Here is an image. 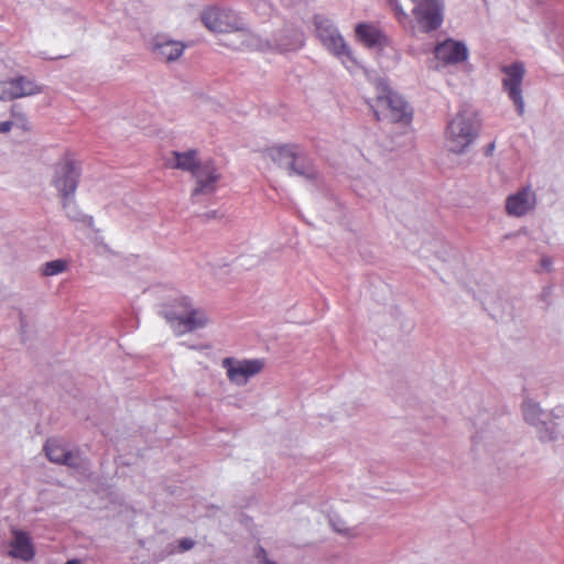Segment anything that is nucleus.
<instances>
[{
	"label": "nucleus",
	"mask_w": 564,
	"mask_h": 564,
	"mask_svg": "<svg viewBox=\"0 0 564 564\" xmlns=\"http://www.w3.org/2000/svg\"><path fill=\"white\" fill-rule=\"evenodd\" d=\"M165 165L170 169L189 172L195 177L196 186L192 192L193 196L214 193L221 178V174L212 161L200 163L195 150L173 151L172 158L166 160Z\"/></svg>",
	"instance_id": "1"
},
{
	"label": "nucleus",
	"mask_w": 564,
	"mask_h": 564,
	"mask_svg": "<svg viewBox=\"0 0 564 564\" xmlns=\"http://www.w3.org/2000/svg\"><path fill=\"white\" fill-rule=\"evenodd\" d=\"M479 130L477 115L468 109L459 110L448 122L445 131L447 149L454 153H463L476 140Z\"/></svg>",
	"instance_id": "2"
},
{
	"label": "nucleus",
	"mask_w": 564,
	"mask_h": 564,
	"mask_svg": "<svg viewBox=\"0 0 564 564\" xmlns=\"http://www.w3.org/2000/svg\"><path fill=\"white\" fill-rule=\"evenodd\" d=\"M164 317L178 335L203 328L208 324L206 313L194 307L186 296L174 300L166 307Z\"/></svg>",
	"instance_id": "3"
},
{
	"label": "nucleus",
	"mask_w": 564,
	"mask_h": 564,
	"mask_svg": "<svg viewBox=\"0 0 564 564\" xmlns=\"http://www.w3.org/2000/svg\"><path fill=\"white\" fill-rule=\"evenodd\" d=\"M82 174L80 163L69 150H65L58 162L54 165L52 185L57 189L63 206H66V200L74 196L79 184Z\"/></svg>",
	"instance_id": "4"
},
{
	"label": "nucleus",
	"mask_w": 564,
	"mask_h": 564,
	"mask_svg": "<svg viewBox=\"0 0 564 564\" xmlns=\"http://www.w3.org/2000/svg\"><path fill=\"white\" fill-rule=\"evenodd\" d=\"M369 106L377 120L405 124L412 120V112L408 104L387 86L380 88V94L372 102H369Z\"/></svg>",
	"instance_id": "5"
},
{
	"label": "nucleus",
	"mask_w": 564,
	"mask_h": 564,
	"mask_svg": "<svg viewBox=\"0 0 564 564\" xmlns=\"http://www.w3.org/2000/svg\"><path fill=\"white\" fill-rule=\"evenodd\" d=\"M267 155L280 166L286 167L290 174L315 177L316 173L305 155L296 145H279L267 150Z\"/></svg>",
	"instance_id": "6"
},
{
	"label": "nucleus",
	"mask_w": 564,
	"mask_h": 564,
	"mask_svg": "<svg viewBox=\"0 0 564 564\" xmlns=\"http://www.w3.org/2000/svg\"><path fill=\"white\" fill-rule=\"evenodd\" d=\"M200 18L205 28L214 33H234L246 30L242 19L228 9L210 7L202 12Z\"/></svg>",
	"instance_id": "7"
},
{
	"label": "nucleus",
	"mask_w": 564,
	"mask_h": 564,
	"mask_svg": "<svg viewBox=\"0 0 564 564\" xmlns=\"http://www.w3.org/2000/svg\"><path fill=\"white\" fill-rule=\"evenodd\" d=\"M501 72L505 74L502 79L503 90L513 101L519 116H522L524 113V101L521 86L525 75L524 65L520 62H516L511 65L502 66Z\"/></svg>",
	"instance_id": "8"
},
{
	"label": "nucleus",
	"mask_w": 564,
	"mask_h": 564,
	"mask_svg": "<svg viewBox=\"0 0 564 564\" xmlns=\"http://www.w3.org/2000/svg\"><path fill=\"white\" fill-rule=\"evenodd\" d=\"M413 15L423 32H431L441 26L443 22V3L441 0L412 1Z\"/></svg>",
	"instance_id": "9"
},
{
	"label": "nucleus",
	"mask_w": 564,
	"mask_h": 564,
	"mask_svg": "<svg viewBox=\"0 0 564 564\" xmlns=\"http://www.w3.org/2000/svg\"><path fill=\"white\" fill-rule=\"evenodd\" d=\"M43 93V87L25 76H17L0 82V100L10 101Z\"/></svg>",
	"instance_id": "10"
},
{
	"label": "nucleus",
	"mask_w": 564,
	"mask_h": 564,
	"mask_svg": "<svg viewBox=\"0 0 564 564\" xmlns=\"http://www.w3.org/2000/svg\"><path fill=\"white\" fill-rule=\"evenodd\" d=\"M221 366L228 379L236 384H245L250 377L263 369V362L259 359L236 360L231 357L223 359Z\"/></svg>",
	"instance_id": "11"
},
{
	"label": "nucleus",
	"mask_w": 564,
	"mask_h": 564,
	"mask_svg": "<svg viewBox=\"0 0 564 564\" xmlns=\"http://www.w3.org/2000/svg\"><path fill=\"white\" fill-rule=\"evenodd\" d=\"M536 204L535 194L530 188H523L506 200V212L513 217H522L531 212Z\"/></svg>",
	"instance_id": "12"
},
{
	"label": "nucleus",
	"mask_w": 564,
	"mask_h": 564,
	"mask_svg": "<svg viewBox=\"0 0 564 564\" xmlns=\"http://www.w3.org/2000/svg\"><path fill=\"white\" fill-rule=\"evenodd\" d=\"M435 57L444 64H457L467 59L468 50L464 43L448 39L435 47Z\"/></svg>",
	"instance_id": "13"
},
{
	"label": "nucleus",
	"mask_w": 564,
	"mask_h": 564,
	"mask_svg": "<svg viewBox=\"0 0 564 564\" xmlns=\"http://www.w3.org/2000/svg\"><path fill=\"white\" fill-rule=\"evenodd\" d=\"M324 46L336 57H338L344 66L349 70L354 72L360 67V63L354 56L350 47L346 44L343 36L338 33L333 39L324 44Z\"/></svg>",
	"instance_id": "14"
},
{
	"label": "nucleus",
	"mask_w": 564,
	"mask_h": 564,
	"mask_svg": "<svg viewBox=\"0 0 564 564\" xmlns=\"http://www.w3.org/2000/svg\"><path fill=\"white\" fill-rule=\"evenodd\" d=\"M185 45L180 41L165 40L156 36L153 41L152 51L158 58L165 62H173L182 56Z\"/></svg>",
	"instance_id": "15"
},
{
	"label": "nucleus",
	"mask_w": 564,
	"mask_h": 564,
	"mask_svg": "<svg viewBox=\"0 0 564 564\" xmlns=\"http://www.w3.org/2000/svg\"><path fill=\"white\" fill-rule=\"evenodd\" d=\"M355 34L359 42L368 47H382L387 44V36L373 24L359 23L355 28Z\"/></svg>",
	"instance_id": "16"
},
{
	"label": "nucleus",
	"mask_w": 564,
	"mask_h": 564,
	"mask_svg": "<svg viewBox=\"0 0 564 564\" xmlns=\"http://www.w3.org/2000/svg\"><path fill=\"white\" fill-rule=\"evenodd\" d=\"M10 554L23 561H30L34 556V550L30 538L25 532L14 531V540L11 543Z\"/></svg>",
	"instance_id": "17"
},
{
	"label": "nucleus",
	"mask_w": 564,
	"mask_h": 564,
	"mask_svg": "<svg viewBox=\"0 0 564 564\" xmlns=\"http://www.w3.org/2000/svg\"><path fill=\"white\" fill-rule=\"evenodd\" d=\"M47 458L53 463L74 465V455L68 452L58 441L48 440L44 446Z\"/></svg>",
	"instance_id": "18"
},
{
	"label": "nucleus",
	"mask_w": 564,
	"mask_h": 564,
	"mask_svg": "<svg viewBox=\"0 0 564 564\" xmlns=\"http://www.w3.org/2000/svg\"><path fill=\"white\" fill-rule=\"evenodd\" d=\"M316 33L323 45L338 34L337 29L327 20L316 21Z\"/></svg>",
	"instance_id": "19"
},
{
	"label": "nucleus",
	"mask_w": 564,
	"mask_h": 564,
	"mask_svg": "<svg viewBox=\"0 0 564 564\" xmlns=\"http://www.w3.org/2000/svg\"><path fill=\"white\" fill-rule=\"evenodd\" d=\"M67 268V262L65 260L58 259L45 262L41 268V273L44 276H52L64 272Z\"/></svg>",
	"instance_id": "20"
},
{
	"label": "nucleus",
	"mask_w": 564,
	"mask_h": 564,
	"mask_svg": "<svg viewBox=\"0 0 564 564\" xmlns=\"http://www.w3.org/2000/svg\"><path fill=\"white\" fill-rule=\"evenodd\" d=\"M523 414L525 421H528L531 424L542 422L541 416L544 415V413L540 410L539 405L532 402L524 403Z\"/></svg>",
	"instance_id": "21"
},
{
	"label": "nucleus",
	"mask_w": 564,
	"mask_h": 564,
	"mask_svg": "<svg viewBox=\"0 0 564 564\" xmlns=\"http://www.w3.org/2000/svg\"><path fill=\"white\" fill-rule=\"evenodd\" d=\"M18 107L14 105L11 107V116L14 118L13 124L17 127L22 128L23 130L28 131L30 129V123L26 118V116L22 112H19Z\"/></svg>",
	"instance_id": "22"
},
{
	"label": "nucleus",
	"mask_w": 564,
	"mask_h": 564,
	"mask_svg": "<svg viewBox=\"0 0 564 564\" xmlns=\"http://www.w3.org/2000/svg\"><path fill=\"white\" fill-rule=\"evenodd\" d=\"M391 6L393 8L394 14L398 19V21L402 24H405V22L409 21L408 13L403 10V8L398 3L397 0H391Z\"/></svg>",
	"instance_id": "23"
},
{
	"label": "nucleus",
	"mask_w": 564,
	"mask_h": 564,
	"mask_svg": "<svg viewBox=\"0 0 564 564\" xmlns=\"http://www.w3.org/2000/svg\"><path fill=\"white\" fill-rule=\"evenodd\" d=\"M194 546V541L188 539V538H185V539H182L180 540V543H178V547L182 552L184 551H188L191 550L192 547Z\"/></svg>",
	"instance_id": "24"
},
{
	"label": "nucleus",
	"mask_w": 564,
	"mask_h": 564,
	"mask_svg": "<svg viewBox=\"0 0 564 564\" xmlns=\"http://www.w3.org/2000/svg\"><path fill=\"white\" fill-rule=\"evenodd\" d=\"M257 557L263 563V564H276L275 562H272L268 560L267 552L263 547L259 546L257 551Z\"/></svg>",
	"instance_id": "25"
},
{
	"label": "nucleus",
	"mask_w": 564,
	"mask_h": 564,
	"mask_svg": "<svg viewBox=\"0 0 564 564\" xmlns=\"http://www.w3.org/2000/svg\"><path fill=\"white\" fill-rule=\"evenodd\" d=\"M13 127V122L12 121H3V122H0V133H7L9 132Z\"/></svg>",
	"instance_id": "26"
},
{
	"label": "nucleus",
	"mask_w": 564,
	"mask_h": 564,
	"mask_svg": "<svg viewBox=\"0 0 564 564\" xmlns=\"http://www.w3.org/2000/svg\"><path fill=\"white\" fill-rule=\"evenodd\" d=\"M65 564H80L78 560H69Z\"/></svg>",
	"instance_id": "27"
}]
</instances>
